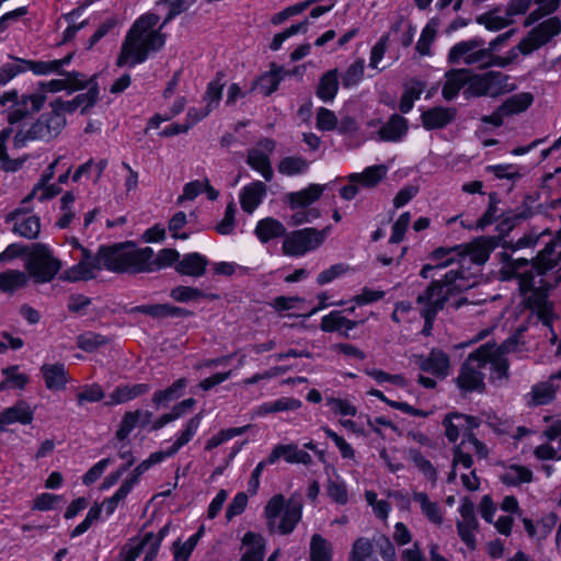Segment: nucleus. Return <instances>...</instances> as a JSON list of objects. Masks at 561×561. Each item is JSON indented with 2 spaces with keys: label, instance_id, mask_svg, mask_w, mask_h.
<instances>
[{
  "label": "nucleus",
  "instance_id": "nucleus-53",
  "mask_svg": "<svg viewBox=\"0 0 561 561\" xmlns=\"http://www.w3.org/2000/svg\"><path fill=\"white\" fill-rule=\"evenodd\" d=\"M204 530L205 527L201 526L198 531L188 538V540H186L184 543H180V541L174 542V558L176 560L182 559L183 561H187L199 538L203 536Z\"/></svg>",
  "mask_w": 561,
  "mask_h": 561
},
{
  "label": "nucleus",
  "instance_id": "nucleus-48",
  "mask_svg": "<svg viewBox=\"0 0 561 561\" xmlns=\"http://www.w3.org/2000/svg\"><path fill=\"white\" fill-rule=\"evenodd\" d=\"M352 561H378L374 556V545L369 539L358 538L352 549Z\"/></svg>",
  "mask_w": 561,
  "mask_h": 561
},
{
  "label": "nucleus",
  "instance_id": "nucleus-62",
  "mask_svg": "<svg viewBox=\"0 0 561 561\" xmlns=\"http://www.w3.org/2000/svg\"><path fill=\"white\" fill-rule=\"evenodd\" d=\"M316 0H306L304 2L297 3L295 5L287 7L283 11L275 14L271 22L273 24H280L285 22L288 18L297 15L308 9L311 4H313Z\"/></svg>",
  "mask_w": 561,
  "mask_h": 561
},
{
  "label": "nucleus",
  "instance_id": "nucleus-10",
  "mask_svg": "<svg viewBox=\"0 0 561 561\" xmlns=\"http://www.w3.org/2000/svg\"><path fill=\"white\" fill-rule=\"evenodd\" d=\"M45 102L46 94L44 93L23 94L20 98L16 91L0 94V105L11 103L7 114V121L10 125L20 123L39 112Z\"/></svg>",
  "mask_w": 561,
  "mask_h": 561
},
{
  "label": "nucleus",
  "instance_id": "nucleus-30",
  "mask_svg": "<svg viewBox=\"0 0 561 561\" xmlns=\"http://www.w3.org/2000/svg\"><path fill=\"white\" fill-rule=\"evenodd\" d=\"M208 264V260L198 254L191 253L184 255V257L178 263L176 271L183 275L198 277L202 276Z\"/></svg>",
  "mask_w": 561,
  "mask_h": 561
},
{
  "label": "nucleus",
  "instance_id": "nucleus-56",
  "mask_svg": "<svg viewBox=\"0 0 561 561\" xmlns=\"http://www.w3.org/2000/svg\"><path fill=\"white\" fill-rule=\"evenodd\" d=\"M423 84L421 82H414L411 87L407 88L403 92L399 108L402 113H408L412 110L414 101L419 100L423 92Z\"/></svg>",
  "mask_w": 561,
  "mask_h": 561
},
{
  "label": "nucleus",
  "instance_id": "nucleus-35",
  "mask_svg": "<svg viewBox=\"0 0 561 561\" xmlns=\"http://www.w3.org/2000/svg\"><path fill=\"white\" fill-rule=\"evenodd\" d=\"M31 276L18 270H8L0 273V290L3 293H13L24 288Z\"/></svg>",
  "mask_w": 561,
  "mask_h": 561
},
{
  "label": "nucleus",
  "instance_id": "nucleus-45",
  "mask_svg": "<svg viewBox=\"0 0 561 561\" xmlns=\"http://www.w3.org/2000/svg\"><path fill=\"white\" fill-rule=\"evenodd\" d=\"M201 420L202 415L199 413L187 422L185 430L181 433L175 443L168 449L169 455L176 454L181 447L186 445L192 439L201 424Z\"/></svg>",
  "mask_w": 561,
  "mask_h": 561
},
{
  "label": "nucleus",
  "instance_id": "nucleus-41",
  "mask_svg": "<svg viewBox=\"0 0 561 561\" xmlns=\"http://www.w3.org/2000/svg\"><path fill=\"white\" fill-rule=\"evenodd\" d=\"M179 256H180V254L176 250L163 249L158 253L157 257L154 260H152L153 250L151 249V254H150L149 259L146 261V264H144V266L146 268L141 270L139 273L153 272L161 267L170 266L175 261H178Z\"/></svg>",
  "mask_w": 561,
  "mask_h": 561
},
{
  "label": "nucleus",
  "instance_id": "nucleus-21",
  "mask_svg": "<svg viewBox=\"0 0 561 561\" xmlns=\"http://www.w3.org/2000/svg\"><path fill=\"white\" fill-rule=\"evenodd\" d=\"M471 70L467 68L451 69L446 72V82L442 95L446 101L455 99L462 88L469 87Z\"/></svg>",
  "mask_w": 561,
  "mask_h": 561
},
{
  "label": "nucleus",
  "instance_id": "nucleus-37",
  "mask_svg": "<svg viewBox=\"0 0 561 561\" xmlns=\"http://www.w3.org/2000/svg\"><path fill=\"white\" fill-rule=\"evenodd\" d=\"M413 500L420 504L422 513L431 523L435 525L443 524L444 518L437 502H432L424 492H413Z\"/></svg>",
  "mask_w": 561,
  "mask_h": 561
},
{
  "label": "nucleus",
  "instance_id": "nucleus-5",
  "mask_svg": "<svg viewBox=\"0 0 561 561\" xmlns=\"http://www.w3.org/2000/svg\"><path fill=\"white\" fill-rule=\"evenodd\" d=\"M468 276L462 270H449L438 279H433L417 295L416 304L420 310L438 313L444 309L449 297L470 287Z\"/></svg>",
  "mask_w": 561,
  "mask_h": 561
},
{
  "label": "nucleus",
  "instance_id": "nucleus-54",
  "mask_svg": "<svg viewBox=\"0 0 561 561\" xmlns=\"http://www.w3.org/2000/svg\"><path fill=\"white\" fill-rule=\"evenodd\" d=\"M301 407V402L294 398H280L274 402L265 403L260 408L261 414L276 413L288 410H296Z\"/></svg>",
  "mask_w": 561,
  "mask_h": 561
},
{
  "label": "nucleus",
  "instance_id": "nucleus-6",
  "mask_svg": "<svg viewBox=\"0 0 561 561\" xmlns=\"http://www.w3.org/2000/svg\"><path fill=\"white\" fill-rule=\"evenodd\" d=\"M479 348H485L481 360L483 368L486 364L491 365L490 381L496 386L506 383L510 380V362L506 355L523 351L519 335L516 334L501 344L486 342Z\"/></svg>",
  "mask_w": 561,
  "mask_h": 561
},
{
  "label": "nucleus",
  "instance_id": "nucleus-24",
  "mask_svg": "<svg viewBox=\"0 0 561 561\" xmlns=\"http://www.w3.org/2000/svg\"><path fill=\"white\" fill-rule=\"evenodd\" d=\"M266 192L267 186L261 181H255L247 185L240 195V204L242 209L249 214H252L254 209L262 203Z\"/></svg>",
  "mask_w": 561,
  "mask_h": 561
},
{
  "label": "nucleus",
  "instance_id": "nucleus-64",
  "mask_svg": "<svg viewBox=\"0 0 561 561\" xmlns=\"http://www.w3.org/2000/svg\"><path fill=\"white\" fill-rule=\"evenodd\" d=\"M101 512L102 505H100V503H94V505L89 510L84 520L72 530L71 537H77L85 533L91 525L100 518Z\"/></svg>",
  "mask_w": 561,
  "mask_h": 561
},
{
  "label": "nucleus",
  "instance_id": "nucleus-16",
  "mask_svg": "<svg viewBox=\"0 0 561 561\" xmlns=\"http://www.w3.org/2000/svg\"><path fill=\"white\" fill-rule=\"evenodd\" d=\"M99 95L98 85L93 84L89 88L87 93L78 94L70 101H64L62 99H56L49 103L51 110H56L58 114L65 116L66 113H73L79 107L84 112L87 108L92 107Z\"/></svg>",
  "mask_w": 561,
  "mask_h": 561
},
{
  "label": "nucleus",
  "instance_id": "nucleus-33",
  "mask_svg": "<svg viewBox=\"0 0 561 561\" xmlns=\"http://www.w3.org/2000/svg\"><path fill=\"white\" fill-rule=\"evenodd\" d=\"M247 163L260 172L265 181L270 182L273 179V169L268 156L261 151L259 148H251L248 150Z\"/></svg>",
  "mask_w": 561,
  "mask_h": 561
},
{
  "label": "nucleus",
  "instance_id": "nucleus-12",
  "mask_svg": "<svg viewBox=\"0 0 561 561\" xmlns=\"http://www.w3.org/2000/svg\"><path fill=\"white\" fill-rule=\"evenodd\" d=\"M485 348L471 352L462 363L456 383L463 392H483L485 390L482 356Z\"/></svg>",
  "mask_w": 561,
  "mask_h": 561
},
{
  "label": "nucleus",
  "instance_id": "nucleus-11",
  "mask_svg": "<svg viewBox=\"0 0 561 561\" xmlns=\"http://www.w3.org/2000/svg\"><path fill=\"white\" fill-rule=\"evenodd\" d=\"M329 230L330 227L322 230L305 228L286 234L282 247L284 254L301 256L318 249L324 242Z\"/></svg>",
  "mask_w": 561,
  "mask_h": 561
},
{
  "label": "nucleus",
  "instance_id": "nucleus-43",
  "mask_svg": "<svg viewBox=\"0 0 561 561\" xmlns=\"http://www.w3.org/2000/svg\"><path fill=\"white\" fill-rule=\"evenodd\" d=\"M171 298L176 301L185 302L191 300H197L199 298H207L210 300L219 299L218 294H205L198 288L188 287V286H178L173 288L170 293Z\"/></svg>",
  "mask_w": 561,
  "mask_h": 561
},
{
  "label": "nucleus",
  "instance_id": "nucleus-17",
  "mask_svg": "<svg viewBox=\"0 0 561 561\" xmlns=\"http://www.w3.org/2000/svg\"><path fill=\"white\" fill-rule=\"evenodd\" d=\"M282 457L289 463L308 466L312 462V457L307 451L299 449L296 444L276 445L268 455L266 462L273 465Z\"/></svg>",
  "mask_w": 561,
  "mask_h": 561
},
{
  "label": "nucleus",
  "instance_id": "nucleus-22",
  "mask_svg": "<svg viewBox=\"0 0 561 561\" xmlns=\"http://www.w3.org/2000/svg\"><path fill=\"white\" fill-rule=\"evenodd\" d=\"M23 209H15L7 216V220H14L13 231L20 236L34 239L38 236L41 230L39 218L36 216L23 217Z\"/></svg>",
  "mask_w": 561,
  "mask_h": 561
},
{
  "label": "nucleus",
  "instance_id": "nucleus-28",
  "mask_svg": "<svg viewBox=\"0 0 561 561\" xmlns=\"http://www.w3.org/2000/svg\"><path fill=\"white\" fill-rule=\"evenodd\" d=\"M255 234L261 242L266 243L272 239L286 237V228L279 220L267 217L257 222Z\"/></svg>",
  "mask_w": 561,
  "mask_h": 561
},
{
  "label": "nucleus",
  "instance_id": "nucleus-2",
  "mask_svg": "<svg viewBox=\"0 0 561 561\" xmlns=\"http://www.w3.org/2000/svg\"><path fill=\"white\" fill-rule=\"evenodd\" d=\"M158 22L159 16L154 13H147L136 20L122 44L117 67L141 64L150 53L164 45L165 35L154 28Z\"/></svg>",
  "mask_w": 561,
  "mask_h": 561
},
{
  "label": "nucleus",
  "instance_id": "nucleus-55",
  "mask_svg": "<svg viewBox=\"0 0 561 561\" xmlns=\"http://www.w3.org/2000/svg\"><path fill=\"white\" fill-rule=\"evenodd\" d=\"M308 167V162L300 157H286L282 159L277 165L282 174L295 175L304 172Z\"/></svg>",
  "mask_w": 561,
  "mask_h": 561
},
{
  "label": "nucleus",
  "instance_id": "nucleus-52",
  "mask_svg": "<svg viewBox=\"0 0 561 561\" xmlns=\"http://www.w3.org/2000/svg\"><path fill=\"white\" fill-rule=\"evenodd\" d=\"M60 193V188L54 184L38 182L32 190V192L26 195L22 204L25 205L30 203L33 198L37 197L39 201H45L55 197Z\"/></svg>",
  "mask_w": 561,
  "mask_h": 561
},
{
  "label": "nucleus",
  "instance_id": "nucleus-19",
  "mask_svg": "<svg viewBox=\"0 0 561 561\" xmlns=\"http://www.w3.org/2000/svg\"><path fill=\"white\" fill-rule=\"evenodd\" d=\"M456 115L457 110L454 107L435 106L423 112L421 121L427 130L440 129L454 122Z\"/></svg>",
  "mask_w": 561,
  "mask_h": 561
},
{
  "label": "nucleus",
  "instance_id": "nucleus-9",
  "mask_svg": "<svg viewBox=\"0 0 561 561\" xmlns=\"http://www.w3.org/2000/svg\"><path fill=\"white\" fill-rule=\"evenodd\" d=\"M66 124L65 116L50 108V112L42 114L30 128L18 131L14 141L18 145H23L28 140L49 141L61 133Z\"/></svg>",
  "mask_w": 561,
  "mask_h": 561
},
{
  "label": "nucleus",
  "instance_id": "nucleus-27",
  "mask_svg": "<svg viewBox=\"0 0 561 561\" xmlns=\"http://www.w3.org/2000/svg\"><path fill=\"white\" fill-rule=\"evenodd\" d=\"M483 39L473 38L463 41L454 45L448 53V62L453 65L468 64L469 56L474 51L476 48L483 46Z\"/></svg>",
  "mask_w": 561,
  "mask_h": 561
},
{
  "label": "nucleus",
  "instance_id": "nucleus-38",
  "mask_svg": "<svg viewBox=\"0 0 561 561\" xmlns=\"http://www.w3.org/2000/svg\"><path fill=\"white\" fill-rule=\"evenodd\" d=\"M242 542L249 547L240 561H263L264 559V539L254 533H247Z\"/></svg>",
  "mask_w": 561,
  "mask_h": 561
},
{
  "label": "nucleus",
  "instance_id": "nucleus-31",
  "mask_svg": "<svg viewBox=\"0 0 561 561\" xmlns=\"http://www.w3.org/2000/svg\"><path fill=\"white\" fill-rule=\"evenodd\" d=\"M337 69H332L323 73L319 80L316 94L324 102L332 101L339 90Z\"/></svg>",
  "mask_w": 561,
  "mask_h": 561
},
{
  "label": "nucleus",
  "instance_id": "nucleus-50",
  "mask_svg": "<svg viewBox=\"0 0 561 561\" xmlns=\"http://www.w3.org/2000/svg\"><path fill=\"white\" fill-rule=\"evenodd\" d=\"M72 55L69 54L61 59L50 60V61H30V68L37 75H46L49 72L62 73L60 70L64 65L70 62Z\"/></svg>",
  "mask_w": 561,
  "mask_h": 561
},
{
  "label": "nucleus",
  "instance_id": "nucleus-46",
  "mask_svg": "<svg viewBox=\"0 0 561 561\" xmlns=\"http://www.w3.org/2000/svg\"><path fill=\"white\" fill-rule=\"evenodd\" d=\"M110 342V339L105 335L94 333V332H87L83 334H80L77 339V345L79 348H81L84 352H94L98 348L106 345Z\"/></svg>",
  "mask_w": 561,
  "mask_h": 561
},
{
  "label": "nucleus",
  "instance_id": "nucleus-13",
  "mask_svg": "<svg viewBox=\"0 0 561 561\" xmlns=\"http://www.w3.org/2000/svg\"><path fill=\"white\" fill-rule=\"evenodd\" d=\"M560 32L561 20L557 16L550 18L534 27L528 35L519 42L517 49L523 55H529L550 42L551 38L559 35Z\"/></svg>",
  "mask_w": 561,
  "mask_h": 561
},
{
  "label": "nucleus",
  "instance_id": "nucleus-59",
  "mask_svg": "<svg viewBox=\"0 0 561 561\" xmlns=\"http://www.w3.org/2000/svg\"><path fill=\"white\" fill-rule=\"evenodd\" d=\"M316 126L322 131H330L337 127V117L329 108L320 107L317 112Z\"/></svg>",
  "mask_w": 561,
  "mask_h": 561
},
{
  "label": "nucleus",
  "instance_id": "nucleus-26",
  "mask_svg": "<svg viewBox=\"0 0 561 561\" xmlns=\"http://www.w3.org/2000/svg\"><path fill=\"white\" fill-rule=\"evenodd\" d=\"M408 131V121L399 115L393 114L390 116L387 124L378 130L379 139L382 141H398Z\"/></svg>",
  "mask_w": 561,
  "mask_h": 561
},
{
  "label": "nucleus",
  "instance_id": "nucleus-25",
  "mask_svg": "<svg viewBox=\"0 0 561 561\" xmlns=\"http://www.w3.org/2000/svg\"><path fill=\"white\" fill-rule=\"evenodd\" d=\"M41 373L47 389L56 391L65 389L68 378L64 364H44Z\"/></svg>",
  "mask_w": 561,
  "mask_h": 561
},
{
  "label": "nucleus",
  "instance_id": "nucleus-63",
  "mask_svg": "<svg viewBox=\"0 0 561 561\" xmlns=\"http://www.w3.org/2000/svg\"><path fill=\"white\" fill-rule=\"evenodd\" d=\"M410 458L414 465L433 482L436 481V470L432 463L416 449L410 450Z\"/></svg>",
  "mask_w": 561,
  "mask_h": 561
},
{
  "label": "nucleus",
  "instance_id": "nucleus-60",
  "mask_svg": "<svg viewBox=\"0 0 561 561\" xmlns=\"http://www.w3.org/2000/svg\"><path fill=\"white\" fill-rule=\"evenodd\" d=\"M61 75L66 77L64 79L66 81L65 83L67 84L66 90H69L70 92L79 91L87 87L90 88L91 85L94 84L93 79L87 80L84 75L77 72V71H72V72L62 71Z\"/></svg>",
  "mask_w": 561,
  "mask_h": 561
},
{
  "label": "nucleus",
  "instance_id": "nucleus-51",
  "mask_svg": "<svg viewBox=\"0 0 561 561\" xmlns=\"http://www.w3.org/2000/svg\"><path fill=\"white\" fill-rule=\"evenodd\" d=\"M285 497L282 494H276L267 502L264 514L267 519V526L273 533L275 528L276 518L285 510Z\"/></svg>",
  "mask_w": 561,
  "mask_h": 561
},
{
  "label": "nucleus",
  "instance_id": "nucleus-15",
  "mask_svg": "<svg viewBox=\"0 0 561 561\" xmlns=\"http://www.w3.org/2000/svg\"><path fill=\"white\" fill-rule=\"evenodd\" d=\"M416 364L421 370L439 379H445L450 373L449 356L439 348L431 350L427 356H417Z\"/></svg>",
  "mask_w": 561,
  "mask_h": 561
},
{
  "label": "nucleus",
  "instance_id": "nucleus-57",
  "mask_svg": "<svg viewBox=\"0 0 561 561\" xmlns=\"http://www.w3.org/2000/svg\"><path fill=\"white\" fill-rule=\"evenodd\" d=\"M250 425H245L242 427H234V428H228V430H221L219 433L214 435L211 438H209L205 445L206 450H211L222 443L231 439L234 436L243 434Z\"/></svg>",
  "mask_w": 561,
  "mask_h": 561
},
{
  "label": "nucleus",
  "instance_id": "nucleus-34",
  "mask_svg": "<svg viewBox=\"0 0 561 561\" xmlns=\"http://www.w3.org/2000/svg\"><path fill=\"white\" fill-rule=\"evenodd\" d=\"M322 192V186L318 184H311L309 187L300 192L289 193L286 198L290 208L295 209L299 207H307L308 205L312 204L320 198Z\"/></svg>",
  "mask_w": 561,
  "mask_h": 561
},
{
  "label": "nucleus",
  "instance_id": "nucleus-49",
  "mask_svg": "<svg viewBox=\"0 0 561 561\" xmlns=\"http://www.w3.org/2000/svg\"><path fill=\"white\" fill-rule=\"evenodd\" d=\"M310 560L311 561H331L330 543L318 534L313 535L311 538Z\"/></svg>",
  "mask_w": 561,
  "mask_h": 561
},
{
  "label": "nucleus",
  "instance_id": "nucleus-20",
  "mask_svg": "<svg viewBox=\"0 0 561 561\" xmlns=\"http://www.w3.org/2000/svg\"><path fill=\"white\" fill-rule=\"evenodd\" d=\"M560 379L561 370L551 375L547 381L535 385L528 394V404L536 407L550 403L556 398V393L559 389V386L556 385L554 381Z\"/></svg>",
  "mask_w": 561,
  "mask_h": 561
},
{
  "label": "nucleus",
  "instance_id": "nucleus-47",
  "mask_svg": "<svg viewBox=\"0 0 561 561\" xmlns=\"http://www.w3.org/2000/svg\"><path fill=\"white\" fill-rule=\"evenodd\" d=\"M438 21L432 19L423 28L420 39L416 43V50L425 56L431 51V45L434 42L437 33Z\"/></svg>",
  "mask_w": 561,
  "mask_h": 561
},
{
  "label": "nucleus",
  "instance_id": "nucleus-1",
  "mask_svg": "<svg viewBox=\"0 0 561 561\" xmlns=\"http://www.w3.org/2000/svg\"><path fill=\"white\" fill-rule=\"evenodd\" d=\"M528 263L527 259H517L512 261L511 267L518 279L526 306L545 324H549L553 318V309L548 300V293L561 280V231L531 260L530 270L519 272Z\"/></svg>",
  "mask_w": 561,
  "mask_h": 561
},
{
  "label": "nucleus",
  "instance_id": "nucleus-32",
  "mask_svg": "<svg viewBox=\"0 0 561 561\" xmlns=\"http://www.w3.org/2000/svg\"><path fill=\"white\" fill-rule=\"evenodd\" d=\"M534 102V96L529 92L514 94L506 99L501 105V110L506 117L518 115L525 112Z\"/></svg>",
  "mask_w": 561,
  "mask_h": 561
},
{
  "label": "nucleus",
  "instance_id": "nucleus-7",
  "mask_svg": "<svg viewBox=\"0 0 561 561\" xmlns=\"http://www.w3.org/2000/svg\"><path fill=\"white\" fill-rule=\"evenodd\" d=\"M511 77L501 71L489 70L470 76L469 87L463 91L466 99L488 96L496 99L515 90Z\"/></svg>",
  "mask_w": 561,
  "mask_h": 561
},
{
  "label": "nucleus",
  "instance_id": "nucleus-3",
  "mask_svg": "<svg viewBox=\"0 0 561 561\" xmlns=\"http://www.w3.org/2000/svg\"><path fill=\"white\" fill-rule=\"evenodd\" d=\"M151 254V248L126 250L123 244L101 247L96 254H92V274L106 268L114 273H139L146 268L144 264Z\"/></svg>",
  "mask_w": 561,
  "mask_h": 561
},
{
  "label": "nucleus",
  "instance_id": "nucleus-40",
  "mask_svg": "<svg viewBox=\"0 0 561 561\" xmlns=\"http://www.w3.org/2000/svg\"><path fill=\"white\" fill-rule=\"evenodd\" d=\"M500 8H494L479 16H477V23L484 25L486 30L496 32L508 25H511L514 20L508 18L506 14L504 16L499 15Z\"/></svg>",
  "mask_w": 561,
  "mask_h": 561
},
{
  "label": "nucleus",
  "instance_id": "nucleus-18",
  "mask_svg": "<svg viewBox=\"0 0 561 561\" xmlns=\"http://www.w3.org/2000/svg\"><path fill=\"white\" fill-rule=\"evenodd\" d=\"M73 243L80 250L81 257L79 259V262L76 265L64 272V274L61 275V279L68 282L93 279L94 275L92 274L91 251L78 244L77 241H75Z\"/></svg>",
  "mask_w": 561,
  "mask_h": 561
},
{
  "label": "nucleus",
  "instance_id": "nucleus-36",
  "mask_svg": "<svg viewBox=\"0 0 561 561\" xmlns=\"http://www.w3.org/2000/svg\"><path fill=\"white\" fill-rule=\"evenodd\" d=\"M387 174V167L383 164L369 167L362 173H353L348 176L351 183H360L366 187L376 186Z\"/></svg>",
  "mask_w": 561,
  "mask_h": 561
},
{
  "label": "nucleus",
  "instance_id": "nucleus-44",
  "mask_svg": "<svg viewBox=\"0 0 561 561\" xmlns=\"http://www.w3.org/2000/svg\"><path fill=\"white\" fill-rule=\"evenodd\" d=\"M282 68L273 65L270 72L261 76L255 82V88L260 90L265 96L271 95L278 88L282 80Z\"/></svg>",
  "mask_w": 561,
  "mask_h": 561
},
{
  "label": "nucleus",
  "instance_id": "nucleus-58",
  "mask_svg": "<svg viewBox=\"0 0 561 561\" xmlns=\"http://www.w3.org/2000/svg\"><path fill=\"white\" fill-rule=\"evenodd\" d=\"M365 62L363 59L354 61L342 77V84L345 88L357 84L364 77Z\"/></svg>",
  "mask_w": 561,
  "mask_h": 561
},
{
  "label": "nucleus",
  "instance_id": "nucleus-14",
  "mask_svg": "<svg viewBox=\"0 0 561 561\" xmlns=\"http://www.w3.org/2000/svg\"><path fill=\"white\" fill-rule=\"evenodd\" d=\"M459 513L461 518L456 523L458 535L467 547L473 550L476 548L474 533L479 528L473 502L468 497L462 499Z\"/></svg>",
  "mask_w": 561,
  "mask_h": 561
},
{
  "label": "nucleus",
  "instance_id": "nucleus-39",
  "mask_svg": "<svg viewBox=\"0 0 561 561\" xmlns=\"http://www.w3.org/2000/svg\"><path fill=\"white\" fill-rule=\"evenodd\" d=\"M150 389L147 383H137V385H125L117 387L111 394V403L118 404L123 402H127L134 398H137Z\"/></svg>",
  "mask_w": 561,
  "mask_h": 561
},
{
  "label": "nucleus",
  "instance_id": "nucleus-61",
  "mask_svg": "<svg viewBox=\"0 0 561 561\" xmlns=\"http://www.w3.org/2000/svg\"><path fill=\"white\" fill-rule=\"evenodd\" d=\"M141 411L126 412L121 422L119 428L116 432V437L121 440L125 439L136 424L139 422Z\"/></svg>",
  "mask_w": 561,
  "mask_h": 561
},
{
  "label": "nucleus",
  "instance_id": "nucleus-8",
  "mask_svg": "<svg viewBox=\"0 0 561 561\" xmlns=\"http://www.w3.org/2000/svg\"><path fill=\"white\" fill-rule=\"evenodd\" d=\"M61 266V261L43 243L32 245L25 264L28 275L35 283L51 282Z\"/></svg>",
  "mask_w": 561,
  "mask_h": 561
},
{
  "label": "nucleus",
  "instance_id": "nucleus-42",
  "mask_svg": "<svg viewBox=\"0 0 561 561\" xmlns=\"http://www.w3.org/2000/svg\"><path fill=\"white\" fill-rule=\"evenodd\" d=\"M533 472L524 466L512 465L500 476V480L506 485H518L530 482Z\"/></svg>",
  "mask_w": 561,
  "mask_h": 561
},
{
  "label": "nucleus",
  "instance_id": "nucleus-4",
  "mask_svg": "<svg viewBox=\"0 0 561 561\" xmlns=\"http://www.w3.org/2000/svg\"><path fill=\"white\" fill-rule=\"evenodd\" d=\"M499 245L497 237H478L471 242L457 245L458 259L449 257L445 262L436 264H425L420 276L424 279L433 277L431 274L434 271H440L449 266H454L450 270H462L469 277V263L478 266L483 265L490 257L491 252Z\"/></svg>",
  "mask_w": 561,
  "mask_h": 561
},
{
  "label": "nucleus",
  "instance_id": "nucleus-29",
  "mask_svg": "<svg viewBox=\"0 0 561 561\" xmlns=\"http://www.w3.org/2000/svg\"><path fill=\"white\" fill-rule=\"evenodd\" d=\"M301 510L302 505L299 500L294 497L289 499L278 526V530L283 535L290 534L295 529L297 523L301 518Z\"/></svg>",
  "mask_w": 561,
  "mask_h": 561
},
{
  "label": "nucleus",
  "instance_id": "nucleus-23",
  "mask_svg": "<svg viewBox=\"0 0 561 561\" xmlns=\"http://www.w3.org/2000/svg\"><path fill=\"white\" fill-rule=\"evenodd\" d=\"M33 421V410L24 402L19 401L13 407L5 409L0 414V432L12 423L30 424Z\"/></svg>",
  "mask_w": 561,
  "mask_h": 561
}]
</instances>
